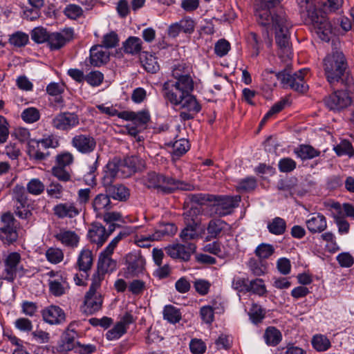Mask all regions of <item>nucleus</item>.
<instances>
[{"label": "nucleus", "mask_w": 354, "mask_h": 354, "mask_svg": "<svg viewBox=\"0 0 354 354\" xmlns=\"http://www.w3.org/2000/svg\"><path fill=\"white\" fill-rule=\"evenodd\" d=\"M15 219L11 213L7 212L2 215L3 225L0 227V239L3 243L10 244L17 241L18 234L15 227Z\"/></svg>", "instance_id": "obj_13"}, {"label": "nucleus", "mask_w": 354, "mask_h": 354, "mask_svg": "<svg viewBox=\"0 0 354 354\" xmlns=\"http://www.w3.org/2000/svg\"><path fill=\"white\" fill-rule=\"evenodd\" d=\"M127 267L124 277L131 278L138 276L142 272L145 266V259L139 253H129L125 258Z\"/></svg>", "instance_id": "obj_18"}, {"label": "nucleus", "mask_w": 354, "mask_h": 354, "mask_svg": "<svg viewBox=\"0 0 354 354\" xmlns=\"http://www.w3.org/2000/svg\"><path fill=\"white\" fill-rule=\"evenodd\" d=\"M266 343L269 346H276L281 340V332L274 327H268L264 333Z\"/></svg>", "instance_id": "obj_39"}, {"label": "nucleus", "mask_w": 354, "mask_h": 354, "mask_svg": "<svg viewBox=\"0 0 354 354\" xmlns=\"http://www.w3.org/2000/svg\"><path fill=\"white\" fill-rule=\"evenodd\" d=\"M79 124V116L75 113L68 111L57 114L51 121L53 128L63 131H68L78 126Z\"/></svg>", "instance_id": "obj_14"}, {"label": "nucleus", "mask_w": 354, "mask_h": 354, "mask_svg": "<svg viewBox=\"0 0 354 354\" xmlns=\"http://www.w3.org/2000/svg\"><path fill=\"white\" fill-rule=\"evenodd\" d=\"M247 40L254 50L253 55L256 57L258 56L262 48V41L259 37L255 32H251L248 34Z\"/></svg>", "instance_id": "obj_49"}, {"label": "nucleus", "mask_w": 354, "mask_h": 354, "mask_svg": "<svg viewBox=\"0 0 354 354\" xmlns=\"http://www.w3.org/2000/svg\"><path fill=\"white\" fill-rule=\"evenodd\" d=\"M116 176H111L105 171V175L103 178L102 183L105 187L106 193L112 198L118 201H126L129 196V191L125 186L118 184L112 185L113 179Z\"/></svg>", "instance_id": "obj_15"}, {"label": "nucleus", "mask_w": 354, "mask_h": 354, "mask_svg": "<svg viewBox=\"0 0 354 354\" xmlns=\"http://www.w3.org/2000/svg\"><path fill=\"white\" fill-rule=\"evenodd\" d=\"M72 324H70L66 331L64 333L60 344L58 346V351L61 353H67L75 349L76 351L77 345L75 342L76 332L71 330Z\"/></svg>", "instance_id": "obj_30"}, {"label": "nucleus", "mask_w": 354, "mask_h": 354, "mask_svg": "<svg viewBox=\"0 0 354 354\" xmlns=\"http://www.w3.org/2000/svg\"><path fill=\"white\" fill-rule=\"evenodd\" d=\"M248 266L250 271L256 276H261L266 272V267L255 259H250Z\"/></svg>", "instance_id": "obj_64"}, {"label": "nucleus", "mask_w": 354, "mask_h": 354, "mask_svg": "<svg viewBox=\"0 0 354 354\" xmlns=\"http://www.w3.org/2000/svg\"><path fill=\"white\" fill-rule=\"evenodd\" d=\"M194 287L199 295L204 296L208 294L211 283L207 280L199 279L194 282Z\"/></svg>", "instance_id": "obj_59"}, {"label": "nucleus", "mask_w": 354, "mask_h": 354, "mask_svg": "<svg viewBox=\"0 0 354 354\" xmlns=\"http://www.w3.org/2000/svg\"><path fill=\"white\" fill-rule=\"evenodd\" d=\"M295 153L302 160L312 159L319 156L320 152L310 145H301L295 150Z\"/></svg>", "instance_id": "obj_37"}, {"label": "nucleus", "mask_w": 354, "mask_h": 354, "mask_svg": "<svg viewBox=\"0 0 354 354\" xmlns=\"http://www.w3.org/2000/svg\"><path fill=\"white\" fill-rule=\"evenodd\" d=\"M55 237L63 245L70 248L77 247L80 241L79 236L74 231L71 230H60Z\"/></svg>", "instance_id": "obj_31"}, {"label": "nucleus", "mask_w": 354, "mask_h": 354, "mask_svg": "<svg viewBox=\"0 0 354 354\" xmlns=\"http://www.w3.org/2000/svg\"><path fill=\"white\" fill-rule=\"evenodd\" d=\"M323 66L326 79L332 84L341 80L347 68V63L343 53L335 50L326 56Z\"/></svg>", "instance_id": "obj_5"}, {"label": "nucleus", "mask_w": 354, "mask_h": 354, "mask_svg": "<svg viewBox=\"0 0 354 354\" xmlns=\"http://www.w3.org/2000/svg\"><path fill=\"white\" fill-rule=\"evenodd\" d=\"M21 257L19 253L12 252L8 254L4 259V270L2 278L12 282L17 277L18 271H23L21 266Z\"/></svg>", "instance_id": "obj_12"}, {"label": "nucleus", "mask_w": 354, "mask_h": 354, "mask_svg": "<svg viewBox=\"0 0 354 354\" xmlns=\"http://www.w3.org/2000/svg\"><path fill=\"white\" fill-rule=\"evenodd\" d=\"M313 347L318 351H325L330 346L329 339L324 335H315L312 339Z\"/></svg>", "instance_id": "obj_46"}, {"label": "nucleus", "mask_w": 354, "mask_h": 354, "mask_svg": "<svg viewBox=\"0 0 354 354\" xmlns=\"http://www.w3.org/2000/svg\"><path fill=\"white\" fill-rule=\"evenodd\" d=\"M142 180L147 187L160 189L167 193L172 192L177 189L187 191L194 189L193 185L185 183L155 171L147 173V175L143 176Z\"/></svg>", "instance_id": "obj_4"}, {"label": "nucleus", "mask_w": 354, "mask_h": 354, "mask_svg": "<svg viewBox=\"0 0 354 354\" xmlns=\"http://www.w3.org/2000/svg\"><path fill=\"white\" fill-rule=\"evenodd\" d=\"M12 199L15 203V214L21 219L28 220L32 216L31 202L24 186L17 185L12 190Z\"/></svg>", "instance_id": "obj_9"}, {"label": "nucleus", "mask_w": 354, "mask_h": 354, "mask_svg": "<svg viewBox=\"0 0 354 354\" xmlns=\"http://www.w3.org/2000/svg\"><path fill=\"white\" fill-rule=\"evenodd\" d=\"M249 315L252 322L257 324L263 319L264 311L260 306L254 304L250 310Z\"/></svg>", "instance_id": "obj_60"}, {"label": "nucleus", "mask_w": 354, "mask_h": 354, "mask_svg": "<svg viewBox=\"0 0 354 354\" xmlns=\"http://www.w3.org/2000/svg\"><path fill=\"white\" fill-rule=\"evenodd\" d=\"M195 23L191 18H184L178 22L169 26L168 34L170 37H176L180 32L191 34L194 32Z\"/></svg>", "instance_id": "obj_26"}, {"label": "nucleus", "mask_w": 354, "mask_h": 354, "mask_svg": "<svg viewBox=\"0 0 354 354\" xmlns=\"http://www.w3.org/2000/svg\"><path fill=\"white\" fill-rule=\"evenodd\" d=\"M171 104L175 106H180L183 111L180 113V118L183 120L193 119L201 111V106L192 94L181 97L180 99L169 100Z\"/></svg>", "instance_id": "obj_11"}, {"label": "nucleus", "mask_w": 354, "mask_h": 354, "mask_svg": "<svg viewBox=\"0 0 354 354\" xmlns=\"http://www.w3.org/2000/svg\"><path fill=\"white\" fill-rule=\"evenodd\" d=\"M92 205L97 218H101L104 212L111 210L113 207L110 197L107 194H97L93 200Z\"/></svg>", "instance_id": "obj_27"}, {"label": "nucleus", "mask_w": 354, "mask_h": 354, "mask_svg": "<svg viewBox=\"0 0 354 354\" xmlns=\"http://www.w3.org/2000/svg\"><path fill=\"white\" fill-rule=\"evenodd\" d=\"M88 236L92 243L101 247L109 237L106 228L100 223H95L88 230Z\"/></svg>", "instance_id": "obj_29"}, {"label": "nucleus", "mask_w": 354, "mask_h": 354, "mask_svg": "<svg viewBox=\"0 0 354 354\" xmlns=\"http://www.w3.org/2000/svg\"><path fill=\"white\" fill-rule=\"evenodd\" d=\"M140 62L147 72L154 73L159 70V65L156 57L151 54L145 53L140 57Z\"/></svg>", "instance_id": "obj_38"}, {"label": "nucleus", "mask_w": 354, "mask_h": 354, "mask_svg": "<svg viewBox=\"0 0 354 354\" xmlns=\"http://www.w3.org/2000/svg\"><path fill=\"white\" fill-rule=\"evenodd\" d=\"M192 212L195 213V210L191 209L184 214L185 218L187 221V225L181 231L180 237L181 240L185 242L196 239L198 237V234L196 231L197 224L195 219L193 218H189V216L192 215Z\"/></svg>", "instance_id": "obj_25"}, {"label": "nucleus", "mask_w": 354, "mask_h": 354, "mask_svg": "<svg viewBox=\"0 0 354 354\" xmlns=\"http://www.w3.org/2000/svg\"><path fill=\"white\" fill-rule=\"evenodd\" d=\"M54 214L59 218H73L78 216L82 208L75 202L60 203L53 207Z\"/></svg>", "instance_id": "obj_22"}, {"label": "nucleus", "mask_w": 354, "mask_h": 354, "mask_svg": "<svg viewBox=\"0 0 354 354\" xmlns=\"http://www.w3.org/2000/svg\"><path fill=\"white\" fill-rule=\"evenodd\" d=\"M256 186L257 182L254 178H247L239 183L236 189L239 192H249L253 190Z\"/></svg>", "instance_id": "obj_63"}, {"label": "nucleus", "mask_w": 354, "mask_h": 354, "mask_svg": "<svg viewBox=\"0 0 354 354\" xmlns=\"http://www.w3.org/2000/svg\"><path fill=\"white\" fill-rule=\"evenodd\" d=\"M111 255L105 253V250L100 255L96 272H99L103 277L106 272H111L116 268V261L111 258Z\"/></svg>", "instance_id": "obj_33"}, {"label": "nucleus", "mask_w": 354, "mask_h": 354, "mask_svg": "<svg viewBox=\"0 0 354 354\" xmlns=\"http://www.w3.org/2000/svg\"><path fill=\"white\" fill-rule=\"evenodd\" d=\"M102 46L108 50L116 47L119 43L118 34L114 31H111L105 34L102 39Z\"/></svg>", "instance_id": "obj_48"}, {"label": "nucleus", "mask_w": 354, "mask_h": 354, "mask_svg": "<svg viewBox=\"0 0 354 354\" xmlns=\"http://www.w3.org/2000/svg\"><path fill=\"white\" fill-rule=\"evenodd\" d=\"M48 37L49 33L42 27H37L31 32V39L38 44L48 42Z\"/></svg>", "instance_id": "obj_52"}, {"label": "nucleus", "mask_w": 354, "mask_h": 354, "mask_svg": "<svg viewBox=\"0 0 354 354\" xmlns=\"http://www.w3.org/2000/svg\"><path fill=\"white\" fill-rule=\"evenodd\" d=\"M122 48L125 53L136 55L141 52L142 41L138 37L131 36L123 43Z\"/></svg>", "instance_id": "obj_34"}, {"label": "nucleus", "mask_w": 354, "mask_h": 354, "mask_svg": "<svg viewBox=\"0 0 354 354\" xmlns=\"http://www.w3.org/2000/svg\"><path fill=\"white\" fill-rule=\"evenodd\" d=\"M104 222L106 223H113V222L119 221L124 223L123 216L120 212H111V210H108L104 212V214L102 215V217Z\"/></svg>", "instance_id": "obj_62"}, {"label": "nucleus", "mask_w": 354, "mask_h": 354, "mask_svg": "<svg viewBox=\"0 0 354 354\" xmlns=\"http://www.w3.org/2000/svg\"><path fill=\"white\" fill-rule=\"evenodd\" d=\"M303 15H306L317 36L324 41H329L333 35V27L328 19L322 12L316 9L315 6H310Z\"/></svg>", "instance_id": "obj_6"}, {"label": "nucleus", "mask_w": 354, "mask_h": 354, "mask_svg": "<svg viewBox=\"0 0 354 354\" xmlns=\"http://www.w3.org/2000/svg\"><path fill=\"white\" fill-rule=\"evenodd\" d=\"M72 146L76 150L84 154L92 153L96 148L95 139L88 134H79L75 136L71 140Z\"/></svg>", "instance_id": "obj_20"}, {"label": "nucleus", "mask_w": 354, "mask_h": 354, "mask_svg": "<svg viewBox=\"0 0 354 354\" xmlns=\"http://www.w3.org/2000/svg\"><path fill=\"white\" fill-rule=\"evenodd\" d=\"M145 167L144 160L138 156H131L124 159L113 158L106 165L107 174L111 176L127 178Z\"/></svg>", "instance_id": "obj_3"}, {"label": "nucleus", "mask_w": 354, "mask_h": 354, "mask_svg": "<svg viewBox=\"0 0 354 354\" xmlns=\"http://www.w3.org/2000/svg\"><path fill=\"white\" fill-rule=\"evenodd\" d=\"M282 0H263L257 6L255 16L258 24L268 23V19L282 8H276Z\"/></svg>", "instance_id": "obj_16"}, {"label": "nucleus", "mask_w": 354, "mask_h": 354, "mask_svg": "<svg viewBox=\"0 0 354 354\" xmlns=\"http://www.w3.org/2000/svg\"><path fill=\"white\" fill-rule=\"evenodd\" d=\"M308 73V69L307 68H302L294 73H291L288 70L285 69L277 73V77L283 85V87H288L296 92L305 93L309 88L305 80Z\"/></svg>", "instance_id": "obj_8"}, {"label": "nucleus", "mask_w": 354, "mask_h": 354, "mask_svg": "<svg viewBox=\"0 0 354 354\" xmlns=\"http://www.w3.org/2000/svg\"><path fill=\"white\" fill-rule=\"evenodd\" d=\"M324 103L330 110L340 111L351 104V98L346 91L340 90L326 97Z\"/></svg>", "instance_id": "obj_17"}, {"label": "nucleus", "mask_w": 354, "mask_h": 354, "mask_svg": "<svg viewBox=\"0 0 354 354\" xmlns=\"http://www.w3.org/2000/svg\"><path fill=\"white\" fill-rule=\"evenodd\" d=\"M126 332V328L121 324L117 323L113 328L107 331L106 337L109 340H115L119 339Z\"/></svg>", "instance_id": "obj_56"}, {"label": "nucleus", "mask_w": 354, "mask_h": 354, "mask_svg": "<svg viewBox=\"0 0 354 354\" xmlns=\"http://www.w3.org/2000/svg\"><path fill=\"white\" fill-rule=\"evenodd\" d=\"M43 320L50 325H59L65 322L66 315L57 306L51 305L41 310Z\"/></svg>", "instance_id": "obj_23"}, {"label": "nucleus", "mask_w": 354, "mask_h": 354, "mask_svg": "<svg viewBox=\"0 0 354 354\" xmlns=\"http://www.w3.org/2000/svg\"><path fill=\"white\" fill-rule=\"evenodd\" d=\"M21 118L26 123H33L40 118L39 111L35 107L25 109L21 113Z\"/></svg>", "instance_id": "obj_47"}, {"label": "nucleus", "mask_w": 354, "mask_h": 354, "mask_svg": "<svg viewBox=\"0 0 354 354\" xmlns=\"http://www.w3.org/2000/svg\"><path fill=\"white\" fill-rule=\"evenodd\" d=\"M334 222L338 227V232L341 234H348L350 230V224L346 220L344 215L333 214Z\"/></svg>", "instance_id": "obj_51"}, {"label": "nucleus", "mask_w": 354, "mask_h": 354, "mask_svg": "<svg viewBox=\"0 0 354 354\" xmlns=\"http://www.w3.org/2000/svg\"><path fill=\"white\" fill-rule=\"evenodd\" d=\"M99 156H97L96 160L94 163L89 166L87 171L84 175V178L86 183L88 185H95V174L97 171L98 162L97 159Z\"/></svg>", "instance_id": "obj_58"}, {"label": "nucleus", "mask_w": 354, "mask_h": 354, "mask_svg": "<svg viewBox=\"0 0 354 354\" xmlns=\"http://www.w3.org/2000/svg\"><path fill=\"white\" fill-rule=\"evenodd\" d=\"M259 24L266 28V31L263 33V36L268 47H271L272 44V39L269 35L268 29H274L275 41L279 48V56L283 62L290 59L292 47L290 41V29L292 24L288 19L285 11L283 9H279L274 16L268 19V23Z\"/></svg>", "instance_id": "obj_1"}, {"label": "nucleus", "mask_w": 354, "mask_h": 354, "mask_svg": "<svg viewBox=\"0 0 354 354\" xmlns=\"http://www.w3.org/2000/svg\"><path fill=\"white\" fill-rule=\"evenodd\" d=\"M194 243L174 244L165 248L167 254L173 259H180L185 261H189L192 254L196 250Z\"/></svg>", "instance_id": "obj_19"}, {"label": "nucleus", "mask_w": 354, "mask_h": 354, "mask_svg": "<svg viewBox=\"0 0 354 354\" xmlns=\"http://www.w3.org/2000/svg\"><path fill=\"white\" fill-rule=\"evenodd\" d=\"M73 37V30L66 28L59 32L49 34L48 44L51 50H58L66 45Z\"/></svg>", "instance_id": "obj_21"}, {"label": "nucleus", "mask_w": 354, "mask_h": 354, "mask_svg": "<svg viewBox=\"0 0 354 354\" xmlns=\"http://www.w3.org/2000/svg\"><path fill=\"white\" fill-rule=\"evenodd\" d=\"M259 296H264L267 293L266 286L262 279L257 278L249 282L248 291Z\"/></svg>", "instance_id": "obj_43"}, {"label": "nucleus", "mask_w": 354, "mask_h": 354, "mask_svg": "<svg viewBox=\"0 0 354 354\" xmlns=\"http://www.w3.org/2000/svg\"><path fill=\"white\" fill-rule=\"evenodd\" d=\"M334 150L339 156L343 155H348L349 156H351L353 155V147L350 142L347 140L342 141L339 145L334 147Z\"/></svg>", "instance_id": "obj_55"}, {"label": "nucleus", "mask_w": 354, "mask_h": 354, "mask_svg": "<svg viewBox=\"0 0 354 354\" xmlns=\"http://www.w3.org/2000/svg\"><path fill=\"white\" fill-rule=\"evenodd\" d=\"M173 76L176 82L167 81L162 84L163 96L169 101L180 99L191 94L194 90V81L189 75H180L177 69L173 71Z\"/></svg>", "instance_id": "obj_2"}, {"label": "nucleus", "mask_w": 354, "mask_h": 354, "mask_svg": "<svg viewBox=\"0 0 354 354\" xmlns=\"http://www.w3.org/2000/svg\"><path fill=\"white\" fill-rule=\"evenodd\" d=\"M110 53L101 45L93 46L90 50V64L95 67H100L109 61Z\"/></svg>", "instance_id": "obj_24"}, {"label": "nucleus", "mask_w": 354, "mask_h": 354, "mask_svg": "<svg viewBox=\"0 0 354 354\" xmlns=\"http://www.w3.org/2000/svg\"><path fill=\"white\" fill-rule=\"evenodd\" d=\"M306 225L310 232L313 234L321 233L327 228L326 218L319 213L314 214L306 220Z\"/></svg>", "instance_id": "obj_28"}, {"label": "nucleus", "mask_w": 354, "mask_h": 354, "mask_svg": "<svg viewBox=\"0 0 354 354\" xmlns=\"http://www.w3.org/2000/svg\"><path fill=\"white\" fill-rule=\"evenodd\" d=\"M268 229L271 234L281 235L286 232V223L280 217H275L268 225Z\"/></svg>", "instance_id": "obj_41"}, {"label": "nucleus", "mask_w": 354, "mask_h": 354, "mask_svg": "<svg viewBox=\"0 0 354 354\" xmlns=\"http://www.w3.org/2000/svg\"><path fill=\"white\" fill-rule=\"evenodd\" d=\"M164 319L171 324H176L181 319V313L177 308L172 305H167L163 310Z\"/></svg>", "instance_id": "obj_42"}, {"label": "nucleus", "mask_w": 354, "mask_h": 354, "mask_svg": "<svg viewBox=\"0 0 354 354\" xmlns=\"http://www.w3.org/2000/svg\"><path fill=\"white\" fill-rule=\"evenodd\" d=\"M150 120V115L147 111L135 112L133 122L134 124L138 125L140 128L145 129V126Z\"/></svg>", "instance_id": "obj_61"}, {"label": "nucleus", "mask_w": 354, "mask_h": 354, "mask_svg": "<svg viewBox=\"0 0 354 354\" xmlns=\"http://www.w3.org/2000/svg\"><path fill=\"white\" fill-rule=\"evenodd\" d=\"M190 148V145L187 139L181 138L176 140L172 144L173 158H179L184 155Z\"/></svg>", "instance_id": "obj_40"}, {"label": "nucleus", "mask_w": 354, "mask_h": 354, "mask_svg": "<svg viewBox=\"0 0 354 354\" xmlns=\"http://www.w3.org/2000/svg\"><path fill=\"white\" fill-rule=\"evenodd\" d=\"M50 292L55 297H59L66 293L68 289L66 278H59L48 280Z\"/></svg>", "instance_id": "obj_35"}, {"label": "nucleus", "mask_w": 354, "mask_h": 354, "mask_svg": "<svg viewBox=\"0 0 354 354\" xmlns=\"http://www.w3.org/2000/svg\"><path fill=\"white\" fill-rule=\"evenodd\" d=\"M210 197L214 202L211 208L212 215L220 217L231 214L241 201V196L239 195L234 196H211Z\"/></svg>", "instance_id": "obj_10"}, {"label": "nucleus", "mask_w": 354, "mask_h": 354, "mask_svg": "<svg viewBox=\"0 0 354 354\" xmlns=\"http://www.w3.org/2000/svg\"><path fill=\"white\" fill-rule=\"evenodd\" d=\"M64 12L68 18L76 19L82 15L83 10L80 6L71 3L66 6Z\"/></svg>", "instance_id": "obj_54"}, {"label": "nucleus", "mask_w": 354, "mask_h": 354, "mask_svg": "<svg viewBox=\"0 0 354 354\" xmlns=\"http://www.w3.org/2000/svg\"><path fill=\"white\" fill-rule=\"evenodd\" d=\"M28 35L22 32H17L12 34L9 39L10 43L17 47L26 46L28 44Z\"/></svg>", "instance_id": "obj_50"}, {"label": "nucleus", "mask_w": 354, "mask_h": 354, "mask_svg": "<svg viewBox=\"0 0 354 354\" xmlns=\"http://www.w3.org/2000/svg\"><path fill=\"white\" fill-rule=\"evenodd\" d=\"M26 190L32 195L39 196L44 192L45 185L39 178H32L26 185Z\"/></svg>", "instance_id": "obj_44"}, {"label": "nucleus", "mask_w": 354, "mask_h": 354, "mask_svg": "<svg viewBox=\"0 0 354 354\" xmlns=\"http://www.w3.org/2000/svg\"><path fill=\"white\" fill-rule=\"evenodd\" d=\"M274 252V248L272 245L267 243L260 244L255 250V254L259 259H268Z\"/></svg>", "instance_id": "obj_53"}, {"label": "nucleus", "mask_w": 354, "mask_h": 354, "mask_svg": "<svg viewBox=\"0 0 354 354\" xmlns=\"http://www.w3.org/2000/svg\"><path fill=\"white\" fill-rule=\"evenodd\" d=\"M77 266L82 271L86 272L91 268L93 265V254L88 249H83L80 252L77 259Z\"/></svg>", "instance_id": "obj_36"}, {"label": "nucleus", "mask_w": 354, "mask_h": 354, "mask_svg": "<svg viewBox=\"0 0 354 354\" xmlns=\"http://www.w3.org/2000/svg\"><path fill=\"white\" fill-rule=\"evenodd\" d=\"M103 281L102 274L95 272L92 277V282L88 292L84 297V312L87 314H93L99 311L103 304V297L98 291Z\"/></svg>", "instance_id": "obj_7"}, {"label": "nucleus", "mask_w": 354, "mask_h": 354, "mask_svg": "<svg viewBox=\"0 0 354 354\" xmlns=\"http://www.w3.org/2000/svg\"><path fill=\"white\" fill-rule=\"evenodd\" d=\"M103 74L98 71H91L85 77V80L92 86H97L100 85L103 82Z\"/></svg>", "instance_id": "obj_57"}, {"label": "nucleus", "mask_w": 354, "mask_h": 354, "mask_svg": "<svg viewBox=\"0 0 354 354\" xmlns=\"http://www.w3.org/2000/svg\"><path fill=\"white\" fill-rule=\"evenodd\" d=\"M46 259L51 263L57 264L64 259V252L58 248H49L45 252Z\"/></svg>", "instance_id": "obj_45"}, {"label": "nucleus", "mask_w": 354, "mask_h": 354, "mask_svg": "<svg viewBox=\"0 0 354 354\" xmlns=\"http://www.w3.org/2000/svg\"><path fill=\"white\" fill-rule=\"evenodd\" d=\"M227 227V223L221 219H212L207 227L208 236L206 237L207 241L210 239H216Z\"/></svg>", "instance_id": "obj_32"}]
</instances>
